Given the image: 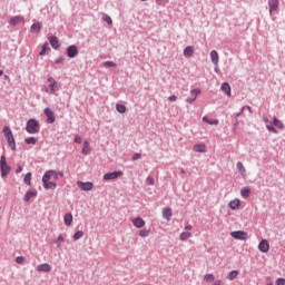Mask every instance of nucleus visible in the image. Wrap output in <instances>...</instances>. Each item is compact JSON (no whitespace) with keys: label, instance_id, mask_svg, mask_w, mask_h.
Instances as JSON below:
<instances>
[{"label":"nucleus","instance_id":"obj_1","mask_svg":"<svg viewBox=\"0 0 285 285\" xmlns=\"http://www.w3.org/2000/svg\"><path fill=\"white\" fill-rule=\"evenodd\" d=\"M52 177L53 179H59V171L48 170L42 177L43 188H46L47 190H55L57 188V183L50 181Z\"/></svg>","mask_w":285,"mask_h":285},{"label":"nucleus","instance_id":"obj_2","mask_svg":"<svg viewBox=\"0 0 285 285\" xmlns=\"http://www.w3.org/2000/svg\"><path fill=\"white\" fill-rule=\"evenodd\" d=\"M2 132L7 139L9 148H11V150H17V142H14V135L12 134V129L6 126L3 127Z\"/></svg>","mask_w":285,"mask_h":285},{"label":"nucleus","instance_id":"obj_3","mask_svg":"<svg viewBox=\"0 0 285 285\" xmlns=\"http://www.w3.org/2000/svg\"><path fill=\"white\" fill-rule=\"evenodd\" d=\"M59 90V85H57V80L55 78L49 77L47 79V85L45 86V92H48L49 95H56Z\"/></svg>","mask_w":285,"mask_h":285},{"label":"nucleus","instance_id":"obj_4","mask_svg":"<svg viewBox=\"0 0 285 285\" xmlns=\"http://www.w3.org/2000/svg\"><path fill=\"white\" fill-rule=\"evenodd\" d=\"M39 121L35 119L28 120L26 130L29 135H37V132H39Z\"/></svg>","mask_w":285,"mask_h":285},{"label":"nucleus","instance_id":"obj_5","mask_svg":"<svg viewBox=\"0 0 285 285\" xmlns=\"http://www.w3.org/2000/svg\"><path fill=\"white\" fill-rule=\"evenodd\" d=\"M0 170L2 177H7L8 175H10V167L8 165V161L6 160V156H1L0 158Z\"/></svg>","mask_w":285,"mask_h":285},{"label":"nucleus","instance_id":"obj_6","mask_svg":"<svg viewBox=\"0 0 285 285\" xmlns=\"http://www.w3.org/2000/svg\"><path fill=\"white\" fill-rule=\"evenodd\" d=\"M230 237L234 239H240L242 242L248 239V233L244 230H236L230 233Z\"/></svg>","mask_w":285,"mask_h":285},{"label":"nucleus","instance_id":"obj_7","mask_svg":"<svg viewBox=\"0 0 285 285\" xmlns=\"http://www.w3.org/2000/svg\"><path fill=\"white\" fill-rule=\"evenodd\" d=\"M79 55V49H77V46L72 45L67 48V56L69 59H75Z\"/></svg>","mask_w":285,"mask_h":285},{"label":"nucleus","instance_id":"obj_8","mask_svg":"<svg viewBox=\"0 0 285 285\" xmlns=\"http://www.w3.org/2000/svg\"><path fill=\"white\" fill-rule=\"evenodd\" d=\"M258 250H261V253H268V250H271V244L268 240L262 239L258 244Z\"/></svg>","mask_w":285,"mask_h":285},{"label":"nucleus","instance_id":"obj_9","mask_svg":"<svg viewBox=\"0 0 285 285\" xmlns=\"http://www.w3.org/2000/svg\"><path fill=\"white\" fill-rule=\"evenodd\" d=\"M45 115L47 117V124H55L56 121L55 111H52L50 108H46Z\"/></svg>","mask_w":285,"mask_h":285},{"label":"nucleus","instance_id":"obj_10","mask_svg":"<svg viewBox=\"0 0 285 285\" xmlns=\"http://www.w3.org/2000/svg\"><path fill=\"white\" fill-rule=\"evenodd\" d=\"M124 175L122 171H114V173H108L104 175V179L106 181L110 180V179H117L118 177H121Z\"/></svg>","mask_w":285,"mask_h":285},{"label":"nucleus","instance_id":"obj_11","mask_svg":"<svg viewBox=\"0 0 285 285\" xmlns=\"http://www.w3.org/2000/svg\"><path fill=\"white\" fill-rule=\"evenodd\" d=\"M77 186L80 188V190H92L94 185L90 181L83 183V181H77Z\"/></svg>","mask_w":285,"mask_h":285},{"label":"nucleus","instance_id":"obj_12","mask_svg":"<svg viewBox=\"0 0 285 285\" xmlns=\"http://www.w3.org/2000/svg\"><path fill=\"white\" fill-rule=\"evenodd\" d=\"M199 95H202V89H194L190 91V96L189 98H187V104H193L197 97H199Z\"/></svg>","mask_w":285,"mask_h":285},{"label":"nucleus","instance_id":"obj_13","mask_svg":"<svg viewBox=\"0 0 285 285\" xmlns=\"http://www.w3.org/2000/svg\"><path fill=\"white\" fill-rule=\"evenodd\" d=\"M131 223L135 226V228H144V226H146V220H144V218L141 217L132 218Z\"/></svg>","mask_w":285,"mask_h":285},{"label":"nucleus","instance_id":"obj_14","mask_svg":"<svg viewBox=\"0 0 285 285\" xmlns=\"http://www.w3.org/2000/svg\"><path fill=\"white\" fill-rule=\"evenodd\" d=\"M37 271L38 273H50V271H52V267L50 266V264L45 263V264L38 265Z\"/></svg>","mask_w":285,"mask_h":285},{"label":"nucleus","instance_id":"obj_15","mask_svg":"<svg viewBox=\"0 0 285 285\" xmlns=\"http://www.w3.org/2000/svg\"><path fill=\"white\" fill-rule=\"evenodd\" d=\"M228 206L232 210H238L239 206H242V202L239 199L235 198L234 200L229 202Z\"/></svg>","mask_w":285,"mask_h":285},{"label":"nucleus","instance_id":"obj_16","mask_svg":"<svg viewBox=\"0 0 285 285\" xmlns=\"http://www.w3.org/2000/svg\"><path fill=\"white\" fill-rule=\"evenodd\" d=\"M210 59H212V63H214V66H219V53L216 50H213L210 52Z\"/></svg>","mask_w":285,"mask_h":285},{"label":"nucleus","instance_id":"obj_17","mask_svg":"<svg viewBox=\"0 0 285 285\" xmlns=\"http://www.w3.org/2000/svg\"><path fill=\"white\" fill-rule=\"evenodd\" d=\"M18 23H23V17H21V16H16V17H12V18L9 20V24H10V26H17Z\"/></svg>","mask_w":285,"mask_h":285},{"label":"nucleus","instance_id":"obj_18","mask_svg":"<svg viewBox=\"0 0 285 285\" xmlns=\"http://www.w3.org/2000/svg\"><path fill=\"white\" fill-rule=\"evenodd\" d=\"M38 193L37 190L32 189V190H28L23 197L24 202H30V199L37 197Z\"/></svg>","mask_w":285,"mask_h":285},{"label":"nucleus","instance_id":"obj_19","mask_svg":"<svg viewBox=\"0 0 285 285\" xmlns=\"http://www.w3.org/2000/svg\"><path fill=\"white\" fill-rule=\"evenodd\" d=\"M49 43H50V46L55 49V50H57V48H59V38H57V37H55V36H52V37H50L49 38Z\"/></svg>","mask_w":285,"mask_h":285},{"label":"nucleus","instance_id":"obj_20","mask_svg":"<svg viewBox=\"0 0 285 285\" xmlns=\"http://www.w3.org/2000/svg\"><path fill=\"white\" fill-rule=\"evenodd\" d=\"M279 8V0H269V12H275Z\"/></svg>","mask_w":285,"mask_h":285},{"label":"nucleus","instance_id":"obj_21","mask_svg":"<svg viewBox=\"0 0 285 285\" xmlns=\"http://www.w3.org/2000/svg\"><path fill=\"white\" fill-rule=\"evenodd\" d=\"M193 150L195 153H206V145H204V144H196V145H194Z\"/></svg>","mask_w":285,"mask_h":285},{"label":"nucleus","instance_id":"obj_22","mask_svg":"<svg viewBox=\"0 0 285 285\" xmlns=\"http://www.w3.org/2000/svg\"><path fill=\"white\" fill-rule=\"evenodd\" d=\"M163 217L164 219L170 220V218L173 217V209L170 208H164L163 209Z\"/></svg>","mask_w":285,"mask_h":285},{"label":"nucleus","instance_id":"obj_23","mask_svg":"<svg viewBox=\"0 0 285 285\" xmlns=\"http://www.w3.org/2000/svg\"><path fill=\"white\" fill-rule=\"evenodd\" d=\"M81 153L83 155H89V153H90V142L88 140L83 141Z\"/></svg>","mask_w":285,"mask_h":285},{"label":"nucleus","instance_id":"obj_24","mask_svg":"<svg viewBox=\"0 0 285 285\" xmlns=\"http://www.w3.org/2000/svg\"><path fill=\"white\" fill-rule=\"evenodd\" d=\"M203 121H205V124H208L209 126H217L219 124V120L217 119H209L208 117H203Z\"/></svg>","mask_w":285,"mask_h":285},{"label":"nucleus","instance_id":"obj_25","mask_svg":"<svg viewBox=\"0 0 285 285\" xmlns=\"http://www.w3.org/2000/svg\"><path fill=\"white\" fill-rule=\"evenodd\" d=\"M63 222L66 226H72V215L70 213H67L63 216Z\"/></svg>","mask_w":285,"mask_h":285},{"label":"nucleus","instance_id":"obj_26","mask_svg":"<svg viewBox=\"0 0 285 285\" xmlns=\"http://www.w3.org/2000/svg\"><path fill=\"white\" fill-rule=\"evenodd\" d=\"M190 237H193V233L190 232H183L179 236V239L181 242H186L187 239H190Z\"/></svg>","mask_w":285,"mask_h":285},{"label":"nucleus","instance_id":"obj_27","mask_svg":"<svg viewBox=\"0 0 285 285\" xmlns=\"http://www.w3.org/2000/svg\"><path fill=\"white\" fill-rule=\"evenodd\" d=\"M222 90L227 95V97H230V85L228 82H224L222 85Z\"/></svg>","mask_w":285,"mask_h":285},{"label":"nucleus","instance_id":"obj_28","mask_svg":"<svg viewBox=\"0 0 285 285\" xmlns=\"http://www.w3.org/2000/svg\"><path fill=\"white\" fill-rule=\"evenodd\" d=\"M273 126H275L276 128H279V130H284V122L277 119V117H274Z\"/></svg>","mask_w":285,"mask_h":285},{"label":"nucleus","instance_id":"obj_29","mask_svg":"<svg viewBox=\"0 0 285 285\" xmlns=\"http://www.w3.org/2000/svg\"><path fill=\"white\" fill-rule=\"evenodd\" d=\"M23 181L27 186H32V173H27Z\"/></svg>","mask_w":285,"mask_h":285},{"label":"nucleus","instance_id":"obj_30","mask_svg":"<svg viewBox=\"0 0 285 285\" xmlns=\"http://www.w3.org/2000/svg\"><path fill=\"white\" fill-rule=\"evenodd\" d=\"M193 55H195V50L193 49V47L191 46L186 47L184 50V56L193 57Z\"/></svg>","mask_w":285,"mask_h":285},{"label":"nucleus","instance_id":"obj_31","mask_svg":"<svg viewBox=\"0 0 285 285\" xmlns=\"http://www.w3.org/2000/svg\"><path fill=\"white\" fill-rule=\"evenodd\" d=\"M237 169H238V171L240 173V175L243 176V177H246V167H244V164H242V163H237Z\"/></svg>","mask_w":285,"mask_h":285},{"label":"nucleus","instance_id":"obj_32","mask_svg":"<svg viewBox=\"0 0 285 285\" xmlns=\"http://www.w3.org/2000/svg\"><path fill=\"white\" fill-rule=\"evenodd\" d=\"M239 275L238 271H232L228 275H227V279H229L230 282H233V279H237V276Z\"/></svg>","mask_w":285,"mask_h":285},{"label":"nucleus","instance_id":"obj_33","mask_svg":"<svg viewBox=\"0 0 285 285\" xmlns=\"http://www.w3.org/2000/svg\"><path fill=\"white\" fill-rule=\"evenodd\" d=\"M240 195L242 197H250V188L248 187H244L242 190H240Z\"/></svg>","mask_w":285,"mask_h":285},{"label":"nucleus","instance_id":"obj_34","mask_svg":"<svg viewBox=\"0 0 285 285\" xmlns=\"http://www.w3.org/2000/svg\"><path fill=\"white\" fill-rule=\"evenodd\" d=\"M116 110L117 112H119L120 115H124L126 112V107L121 104H117L116 105Z\"/></svg>","mask_w":285,"mask_h":285},{"label":"nucleus","instance_id":"obj_35","mask_svg":"<svg viewBox=\"0 0 285 285\" xmlns=\"http://www.w3.org/2000/svg\"><path fill=\"white\" fill-rule=\"evenodd\" d=\"M37 138L35 137H29V138H26L24 139V142L28 144V145H31V146H35V144H37Z\"/></svg>","mask_w":285,"mask_h":285},{"label":"nucleus","instance_id":"obj_36","mask_svg":"<svg viewBox=\"0 0 285 285\" xmlns=\"http://www.w3.org/2000/svg\"><path fill=\"white\" fill-rule=\"evenodd\" d=\"M31 30H32L33 32H39V31L41 30V23H40V22L33 23V24L31 26Z\"/></svg>","mask_w":285,"mask_h":285},{"label":"nucleus","instance_id":"obj_37","mask_svg":"<svg viewBox=\"0 0 285 285\" xmlns=\"http://www.w3.org/2000/svg\"><path fill=\"white\" fill-rule=\"evenodd\" d=\"M148 235H150V229L144 228V229L139 230V236L140 237H148Z\"/></svg>","mask_w":285,"mask_h":285},{"label":"nucleus","instance_id":"obj_38","mask_svg":"<svg viewBox=\"0 0 285 285\" xmlns=\"http://www.w3.org/2000/svg\"><path fill=\"white\" fill-rule=\"evenodd\" d=\"M105 68H117V63L112 61H105L104 62Z\"/></svg>","mask_w":285,"mask_h":285},{"label":"nucleus","instance_id":"obj_39","mask_svg":"<svg viewBox=\"0 0 285 285\" xmlns=\"http://www.w3.org/2000/svg\"><path fill=\"white\" fill-rule=\"evenodd\" d=\"M204 282H215V275L213 274H206L204 276Z\"/></svg>","mask_w":285,"mask_h":285},{"label":"nucleus","instance_id":"obj_40","mask_svg":"<svg viewBox=\"0 0 285 285\" xmlns=\"http://www.w3.org/2000/svg\"><path fill=\"white\" fill-rule=\"evenodd\" d=\"M102 19H104V21H106V23H108V26H112V18H110V16L105 13L102 16Z\"/></svg>","mask_w":285,"mask_h":285},{"label":"nucleus","instance_id":"obj_41","mask_svg":"<svg viewBox=\"0 0 285 285\" xmlns=\"http://www.w3.org/2000/svg\"><path fill=\"white\" fill-rule=\"evenodd\" d=\"M81 237H83V232H81V230L76 232L73 235L75 242L81 239Z\"/></svg>","mask_w":285,"mask_h":285},{"label":"nucleus","instance_id":"obj_42","mask_svg":"<svg viewBox=\"0 0 285 285\" xmlns=\"http://www.w3.org/2000/svg\"><path fill=\"white\" fill-rule=\"evenodd\" d=\"M49 49H50V48L48 47V43H45V45L42 46L41 51H40V57H43V55H46V52H48Z\"/></svg>","mask_w":285,"mask_h":285},{"label":"nucleus","instance_id":"obj_43","mask_svg":"<svg viewBox=\"0 0 285 285\" xmlns=\"http://www.w3.org/2000/svg\"><path fill=\"white\" fill-rule=\"evenodd\" d=\"M63 242H65L63 236L59 235L57 239L58 248H61V244H63Z\"/></svg>","mask_w":285,"mask_h":285},{"label":"nucleus","instance_id":"obj_44","mask_svg":"<svg viewBox=\"0 0 285 285\" xmlns=\"http://www.w3.org/2000/svg\"><path fill=\"white\" fill-rule=\"evenodd\" d=\"M147 184H148L149 186H155V178L148 176V177H147Z\"/></svg>","mask_w":285,"mask_h":285},{"label":"nucleus","instance_id":"obj_45","mask_svg":"<svg viewBox=\"0 0 285 285\" xmlns=\"http://www.w3.org/2000/svg\"><path fill=\"white\" fill-rule=\"evenodd\" d=\"M16 262H17V264H23V262H26V257H23V256H18V257L16 258Z\"/></svg>","mask_w":285,"mask_h":285},{"label":"nucleus","instance_id":"obj_46","mask_svg":"<svg viewBox=\"0 0 285 285\" xmlns=\"http://www.w3.org/2000/svg\"><path fill=\"white\" fill-rule=\"evenodd\" d=\"M266 128H267V130H269V132L277 134V129H275V127L267 125Z\"/></svg>","mask_w":285,"mask_h":285},{"label":"nucleus","instance_id":"obj_47","mask_svg":"<svg viewBox=\"0 0 285 285\" xmlns=\"http://www.w3.org/2000/svg\"><path fill=\"white\" fill-rule=\"evenodd\" d=\"M137 159H141V154H135L132 156V161H137Z\"/></svg>","mask_w":285,"mask_h":285},{"label":"nucleus","instance_id":"obj_48","mask_svg":"<svg viewBox=\"0 0 285 285\" xmlns=\"http://www.w3.org/2000/svg\"><path fill=\"white\" fill-rule=\"evenodd\" d=\"M276 285H285V279L284 278H278L276 281Z\"/></svg>","mask_w":285,"mask_h":285},{"label":"nucleus","instance_id":"obj_49","mask_svg":"<svg viewBox=\"0 0 285 285\" xmlns=\"http://www.w3.org/2000/svg\"><path fill=\"white\" fill-rule=\"evenodd\" d=\"M73 141L75 144H81V136H76Z\"/></svg>","mask_w":285,"mask_h":285},{"label":"nucleus","instance_id":"obj_50","mask_svg":"<svg viewBox=\"0 0 285 285\" xmlns=\"http://www.w3.org/2000/svg\"><path fill=\"white\" fill-rule=\"evenodd\" d=\"M169 101H177V96L173 95L168 97Z\"/></svg>","mask_w":285,"mask_h":285},{"label":"nucleus","instance_id":"obj_51","mask_svg":"<svg viewBox=\"0 0 285 285\" xmlns=\"http://www.w3.org/2000/svg\"><path fill=\"white\" fill-rule=\"evenodd\" d=\"M23 171V167L22 166H18L17 169H16V173L19 174V173H22Z\"/></svg>","mask_w":285,"mask_h":285},{"label":"nucleus","instance_id":"obj_52","mask_svg":"<svg viewBox=\"0 0 285 285\" xmlns=\"http://www.w3.org/2000/svg\"><path fill=\"white\" fill-rule=\"evenodd\" d=\"M185 230H193V225L187 224V225L185 226Z\"/></svg>","mask_w":285,"mask_h":285},{"label":"nucleus","instance_id":"obj_53","mask_svg":"<svg viewBox=\"0 0 285 285\" xmlns=\"http://www.w3.org/2000/svg\"><path fill=\"white\" fill-rule=\"evenodd\" d=\"M263 121H265V124H268V118L266 116H263Z\"/></svg>","mask_w":285,"mask_h":285},{"label":"nucleus","instance_id":"obj_54","mask_svg":"<svg viewBox=\"0 0 285 285\" xmlns=\"http://www.w3.org/2000/svg\"><path fill=\"white\" fill-rule=\"evenodd\" d=\"M61 61H63V59H62V58H60V59L56 60V63H61Z\"/></svg>","mask_w":285,"mask_h":285},{"label":"nucleus","instance_id":"obj_55","mask_svg":"<svg viewBox=\"0 0 285 285\" xmlns=\"http://www.w3.org/2000/svg\"><path fill=\"white\" fill-rule=\"evenodd\" d=\"M58 177H63V171H59Z\"/></svg>","mask_w":285,"mask_h":285},{"label":"nucleus","instance_id":"obj_56","mask_svg":"<svg viewBox=\"0 0 285 285\" xmlns=\"http://www.w3.org/2000/svg\"><path fill=\"white\" fill-rule=\"evenodd\" d=\"M0 77H3V70H0Z\"/></svg>","mask_w":285,"mask_h":285},{"label":"nucleus","instance_id":"obj_57","mask_svg":"<svg viewBox=\"0 0 285 285\" xmlns=\"http://www.w3.org/2000/svg\"><path fill=\"white\" fill-rule=\"evenodd\" d=\"M4 79H9L8 76H4Z\"/></svg>","mask_w":285,"mask_h":285},{"label":"nucleus","instance_id":"obj_58","mask_svg":"<svg viewBox=\"0 0 285 285\" xmlns=\"http://www.w3.org/2000/svg\"><path fill=\"white\" fill-rule=\"evenodd\" d=\"M141 1H147V0H141Z\"/></svg>","mask_w":285,"mask_h":285}]
</instances>
